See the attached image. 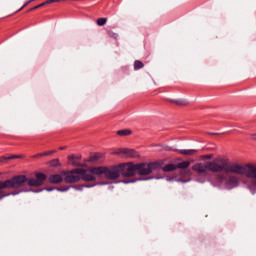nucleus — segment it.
Masks as SVG:
<instances>
[{
    "label": "nucleus",
    "mask_w": 256,
    "mask_h": 256,
    "mask_svg": "<svg viewBox=\"0 0 256 256\" xmlns=\"http://www.w3.org/2000/svg\"><path fill=\"white\" fill-rule=\"evenodd\" d=\"M36 178H27L25 175H16L10 179L5 181H0V201L4 199V197H9L10 195H19L20 193H41L43 189H21V187H41L45 180L47 179V175L39 172L35 175ZM4 189H20L19 191H14L12 193H5Z\"/></svg>",
    "instance_id": "1"
},
{
    "label": "nucleus",
    "mask_w": 256,
    "mask_h": 256,
    "mask_svg": "<svg viewBox=\"0 0 256 256\" xmlns=\"http://www.w3.org/2000/svg\"><path fill=\"white\" fill-rule=\"evenodd\" d=\"M143 169V165L141 163L133 164V163H122L116 166L105 167H90V173L93 175H105L106 179H110L111 181H115V179H119V177H133L134 175H141V170Z\"/></svg>",
    "instance_id": "2"
},
{
    "label": "nucleus",
    "mask_w": 256,
    "mask_h": 256,
    "mask_svg": "<svg viewBox=\"0 0 256 256\" xmlns=\"http://www.w3.org/2000/svg\"><path fill=\"white\" fill-rule=\"evenodd\" d=\"M192 170L196 171V173H199L200 175H207L208 171H211V173H221L222 171L228 173L229 160L225 158H217L212 162L196 163L192 166Z\"/></svg>",
    "instance_id": "3"
},
{
    "label": "nucleus",
    "mask_w": 256,
    "mask_h": 256,
    "mask_svg": "<svg viewBox=\"0 0 256 256\" xmlns=\"http://www.w3.org/2000/svg\"><path fill=\"white\" fill-rule=\"evenodd\" d=\"M228 173H235L236 175H245L248 179H255L252 181L251 185L248 186V189L252 195L256 193V164H231L228 162Z\"/></svg>",
    "instance_id": "4"
},
{
    "label": "nucleus",
    "mask_w": 256,
    "mask_h": 256,
    "mask_svg": "<svg viewBox=\"0 0 256 256\" xmlns=\"http://www.w3.org/2000/svg\"><path fill=\"white\" fill-rule=\"evenodd\" d=\"M142 169L140 170V175H151L153 171H164V173H170L171 171H176L177 165L168 164L163 166V162H152V163H140Z\"/></svg>",
    "instance_id": "5"
},
{
    "label": "nucleus",
    "mask_w": 256,
    "mask_h": 256,
    "mask_svg": "<svg viewBox=\"0 0 256 256\" xmlns=\"http://www.w3.org/2000/svg\"><path fill=\"white\" fill-rule=\"evenodd\" d=\"M213 187H218L219 189H226L231 191L235 187H239V179L235 176H223L221 174L215 177V181H210Z\"/></svg>",
    "instance_id": "6"
},
{
    "label": "nucleus",
    "mask_w": 256,
    "mask_h": 256,
    "mask_svg": "<svg viewBox=\"0 0 256 256\" xmlns=\"http://www.w3.org/2000/svg\"><path fill=\"white\" fill-rule=\"evenodd\" d=\"M80 173H83V168H75L69 171L62 172V174L65 175V183H79V181H81Z\"/></svg>",
    "instance_id": "7"
},
{
    "label": "nucleus",
    "mask_w": 256,
    "mask_h": 256,
    "mask_svg": "<svg viewBox=\"0 0 256 256\" xmlns=\"http://www.w3.org/2000/svg\"><path fill=\"white\" fill-rule=\"evenodd\" d=\"M114 155H125V157L130 159H136V157H139V153L137 151L129 148H119L114 152Z\"/></svg>",
    "instance_id": "8"
},
{
    "label": "nucleus",
    "mask_w": 256,
    "mask_h": 256,
    "mask_svg": "<svg viewBox=\"0 0 256 256\" xmlns=\"http://www.w3.org/2000/svg\"><path fill=\"white\" fill-rule=\"evenodd\" d=\"M88 173H91V171H89V168L88 169H83L82 172H80V181H95L97 178L95 177V175L97 174H88Z\"/></svg>",
    "instance_id": "9"
},
{
    "label": "nucleus",
    "mask_w": 256,
    "mask_h": 256,
    "mask_svg": "<svg viewBox=\"0 0 256 256\" xmlns=\"http://www.w3.org/2000/svg\"><path fill=\"white\" fill-rule=\"evenodd\" d=\"M166 151H178L180 153V155H195V153L198 152L197 149H181V150H177V149H173L171 147H166L165 149Z\"/></svg>",
    "instance_id": "10"
},
{
    "label": "nucleus",
    "mask_w": 256,
    "mask_h": 256,
    "mask_svg": "<svg viewBox=\"0 0 256 256\" xmlns=\"http://www.w3.org/2000/svg\"><path fill=\"white\" fill-rule=\"evenodd\" d=\"M97 185H107V183H95V184H92V185H86V184H83V185H76V186H68L70 187V189H75V191H83V189H91V187H97Z\"/></svg>",
    "instance_id": "11"
},
{
    "label": "nucleus",
    "mask_w": 256,
    "mask_h": 256,
    "mask_svg": "<svg viewBox=\"0 0 256 256\" xmlns=\"http://www.w3.org/2000/svg\"><path fill=\"white\" fill-rule=\"evenodd\" d=\"M63 176L60 174H52L49 176V181L53 183L54 185H57L59 183H63Z\"/></svg>",
    "instance_id": "12"
},
{
    "label": "nucleus",
    "mask_w": 256,
    "mask_h": 256,
    "mask_svg": "<svg viewBox=\"0 0 256 256\" xmlns=\"http://www.w3.org/2000/svg\"><path fill=\"white\" fill-rule=\"evenodd\" d=\"M151 179H163V177H146V178L123 180V183L127 185L129 183H137V181H149Z\"/></svg>",
    "instance_id": "13"
},
{
    "label": "nucleus",
    "mask_w": 256,
    "mask_h": 256,
    "mask_svg": "<svg viewBox=\"0 0 256 256\" xmlns=\"http://www.w3.org/2000/svg\"><path fill=\"white\" fill-rule=\"evenodd\" d=\"M12 159H23V155L0 156V163H7V161H11Z\"/></svg>",
    "instance_id": "14"
},
{
    "label": "nucleus",
    "mask_w": 256,
    "mask_h": 256,
    "mask_svg": "<svg viewBox=\"0 0 256 256\" xmlns=\"http://www.w3.org/2000/svg\"><path fill=\"white\" fill-rule=\"evenodd\" d=\"M169 101L170 103H174L175 105H179L180 107H185L189 105V101H187V99H171Z\"/></svg>",
    "instance_id": "15"
},
{
    "label": "nucleus",
    "mask_w": 256,
    "mask_h": 256,
    "mask_svg": "<svg viewBox=\"0 0 256 256\" xmlns=\"http://www.w3.org/2000/svg\"><path fill=\"white\" fill-rule=\"evenodd\" d=\"M166 181L169 183L176 181V183H187L189 180H184L182 178H178L177 176H166L165 177Z\"/></svg>",
    "instance_id": "16"
},
{
    "label": "nucleus",
    "mask_w": 256,
    "mask_h": 256,
    "mask_svg": "<svg viewBox=\"0 0 256 256\" xmlns=\"http://www.w3.org/2000/svg\"><path fill=\"white\" fill-rule=\"evenodd\" d=\"M68 161L74 167H83V164L79 160L75 159V155L69 156Z\"/></svg>",
    "instance_id": "17"
},
{
    "label": "nucleus",
    "mask_w": 256,
    "mask_h": 256,
    "mask_svg": "<svg viewBox=\"0 0 256 256\" xmlns=\"http://www.w3.org/2000/svg\"><path fill=\"white\" fill-rule=\"evenodd\" d=\"M44 189L48 192L56 190V191H60L61 193H65L66 191H69L70 187H47Z\"/></svg>",
    "instance_id": "18"
},
{
    "label": "nucleus",
    "mask_w": 256,
    "mask_h": 256,
    "mask_svg": "<svg viewBox=\"0 0 256 256\" xmlns=\"http://www.w3.org/2000/svg\"><path fill=\"white\" fill-rule=\"evenodd\" d=\"M191 165V162L189 161H183L178 164H176V169H187Z\"/></svg>",
    "instance_id": "19"
},
{
    "label": "nucleus",
    "mask_w": 256,
    "mask_h": 256,
    "mask_svg": "<svg viewBox=\"0 0 256 256\" xmlns=\"http://www.w3.org/2000/svg\"><path fill=\"white\" fill-rule=\"evenodd\" d=\"M143 67H145V65L143 64V62L136 60L134 62V69L135 71H139V69H143Z\"/></svg>",
    "instance_id": "20"
},
{
    "label": "nucleus",
    "mask_w": 256,
    "mask_h": 256,
    "mask_svg": "<svg viewBox=\"0 0 256 256\" xmlns=\"http://www.w3.org/2000/svg\"><path fill=\"white\" fill-rule=\"evenodd\" d=\"M117 135H120L121 137H126L127 135H131V130H118Z\"/></svg>",
    "instance_id": "21"
},
{
    "label": "nucleus",
    "mask_w": 256,
    "mask_h": 256,
    "mask_svg": "<svg viewBox=\"0 0 256 256\" xmlns=\"http://www.w3.org/2000/svg\"><path fill=\"white\" fill-rule=\"evenodd\" d=\"M99 159H101V154L96 153V154H92L88 161L95 162V161H99Z\"/></svg>",
    "instance_id": "22"
},
{
    "label": "nucleus",
    "mask_w": 256,
    "mask_h": 256,
    "mask_svg": "<svg viewBox=\"0 0 256 256\" xmlns=\"http://www.w3.org/2000/svg\"><path fill=\"white\" fill-rule=\"evenodd\" d=\"M57 151L56 150H52V151H47V152H44V153H40L34 157H47L49 155H53V153H56Z\"/></svg>",
    "instance_id": "23"
},
{
    "label": "nucleus",
    "mask_w": 256,
    "mask_h": 256,
    "mask_svg": "<svg viewBox=\"0 0 256 256\" xmlns=\"http://www.w3.org/2000/svg\"><path fill=\"white\" fill-rule=\"evenodd\" d=\"M106 24H107V18H98L97 19V25H99V27H103Z\"/></svg>",
    "instance_id": "24"
},
{
    "label": "nucleus",
    "mask_w": 256,
    "mask_h": 256,
    "mask_svg": "<svg viewBox=\"0 0 256 256\" xmlns=\"http://www.w3.org/2000/svg\"><path fill=\"white\" fill-rule=\"evenodd\" d=\"M50 167H61V163L59 162V159H54L50 161Z\"/></svg>",
    "instance_id": "25"
},
{
    "label": "nucleus",
    "mask_w": 256,
    "mask_h": 256,
    "mask_svg": "<svg viewBox=\"0 0 256 256\" xmlns=\"http://www.w3.org/2000/svg\"><path fill=\"white\" fill-rule=\"evenodd\" d=\"M33 1H35V0H28L18 11H22V9H25V7H27V5L33 3Z\"/></svg>",
    "instance_id": "26"
},
{
    "label": "nucleus",
    "mask_w": 256,
    "mask_h": 256,
    "mask_svg": "<svg viewBox=\"0 0 256 256\" xmlns=\"http://www.w3.org/2000/svg\"><path fill=\"white\" fill-rule=\"evenodd\" d=\"M44 5H45V3H42L40 5H37V6L33 7V8H31L29 11H35V9H39L41 7H44Z\"/></svg>",
    "instance_id": "27"
},
{
    "label": "nucleus",
    "mask_w": 256,
    "mask_h": 256,
    "mask_svg": "<svg viewBox=\"0 0 256 256\" xmlns=\"http://www.w3.org/2000/svg\"><path fill=\"white\" fill-rule=\"evenodd\" d=\"M109 35L111 37H113L114 39H117V37H119V35H117V33H115V32H109Z\"/></svg>",
    "instance_id": "28"
},
{
    "label": "nucleus",
    "mask_w": 256,
    "mask_h": 256,
    "mask_svg": "<svg viewBox=\"0 0 256 256\" xmlns=\"http://www.w3.org/2000/svg\"><path fill=\"white\" fill-rule=\"evenodd\" d=\"M203 157H204V159H213L212 154L204 155Z\"/></svg>",
    "instance_id": "29"
},
{
    "label": "nucleus",
    "mask_w": 256,
    "mask_h": 256,
    "mask_svg": "<svg viewBox=\"0 0 256 256\" xmlns=\"http://www.w3.org/2000/svg\"><path fill=\"white\" fill-rule=\"evenodd\" d=\"M45 3V5H49V4H51V3H54L53 1H51V0H47L46 2H44Z\"/></svg>",
    "instance_id": "30"
},
{
    "label": "nucleus",
    "mask_w": 256,
    "mask_h": 256,
    "mask_svg": "<svg viewBox=\"0 0 256 256\" xmlns=\"http://www.w3.org/2000/svg\"><path fill=\"white\" fill-rule=\"evenodd\" d=\"M75 159H76L77 161H80V160H81V155L75 156Z\"/></svg>",
    "instance_id": "31"
},
{
    "label": "nucleus",
    "mask_w": 256,
    "mask_h": 256,
    "mask_svg": "<svg viewBox=\"0 0 256 256\" xmlns=\"http://www.w3.org/2000/svg\"><path fill=\"white\" fill-rule=\"evenodd\" d=\"M252 138L256 141V134H253Z\"/></svg>",
    "instance_id": "32"
},
{
    "label": "nucleus",
    "mask_w": 256,
    "mask_h": 256,
    "mask_svg": "<svg viewBox=\"0 0 256 256\" xmlns=\"http://www.w3.org/2000/svg\"><path fill=\"white\" fill-rule=\"evenodd\" d=\"M108 189L112 190V189H113V186H109V188H108Z\"/></svg>",
    "instance_id": "33"
},
{
    "label": "nucleus",
    "mask_w": 256,
    "mask_h": 256,
    "mask_svg": "<svg viewBox=\"0 0 256 256\" xmlns=\"http://www.w3.org/2000/svg\"><path fill=\"white\" fill-rule=\"evenodd\" d=\"M63 149H65V147H60V150H63Z\"/></svg>",
    "instance_id": "34"
},
{
    "label": "nucleus",
    "mask_w": 256,
    "mask_h": 256,
    "mask_svg": "<svg viewBox=\"0 0 256 256\" xmlns=\"http://www.w3.org/2000/svg\"><path fill=\"white\" fill-rule=\"evenodd\" d=\"M180 175H183V171H180Z\"/></svg>",
    "instance_id": "35"
},
{
    "label": "nucleus",
    "mask_w": 256,
    "mask_h": 256,
    "mask_svg": "<svg viewBox=\"0 0 256 256\" xmlns=\"http://www.w3.org/2000/svg\"><path fill=\"white\" fill-rule=\"evenodd\" d=\"M212 135H217V133H212Z\"/></svg>",
    "instance_id": "36"
}]
</instances>
